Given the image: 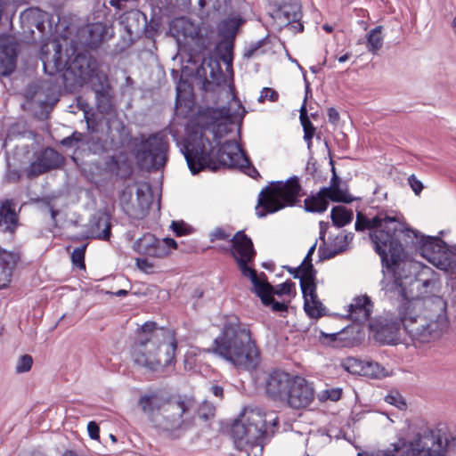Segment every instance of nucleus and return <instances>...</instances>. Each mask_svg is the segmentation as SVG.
<instances>
[{
    "label": "nucleus",
    "instance_id": "nucleus-1",
    "mask_svg": "<svg viewBox=\"0 0 456 456\" xmlns=\"http://www.w3.org/2000/svg\"><path fill=\"white\" fill-rule=\"evenodd\" d=\"M395 224H388L387 230L373 234L376 240V252L382 262L383 279L381 290L386 298H395L406 295V284L410 280L409 263L403 261L405 247L419 250L423 256L424 246L431 242L434 237L420 234L417 230L409 228L395 216Z\"/></svg>",
    "mask_w": 456,
    "mask_h": 456
},
{
    "label": "nucleus",
    "instance_id": "nucleus-2",
    "mask_svg": "<svg viewBox=\"0 0 456 456\" xmlns=\"http://www.w3.org/2000/svg\"><path fill=\"white\" fill-rule=\"evenodd\" d=\"M389 301L399 303L403 330L415 346L438 340L449 328L447 303L440 296L414 297L406 286V295Z\"/></svg>",
    "mask_w": 456,
    "mask_h": 456
},
{
    "label": "nucleus",
    "instance_id": "nucleus-3",
    "mask_svg": "<svg viewBox=\"0 0 456 456\" xmlns=\"http://www.w3.org/2000/svg\"><path fill=\"white\" fill-rule=\"evenodd\" d=\"M177 341L175 331L145 322L132 346L131 357L135 365L150 371H159L175 361Z\"/></svg>",
    "mask_w": 456,
    "mask_h": 456
},
{
    "label": "nucleus",
    "instance_id": "nucleus-4",
    "mask_svg": "<svg viewBox=\"0 0 456 456\" xmlns=\"http://www.w3.org/2000/svg\"><path fill=\"white\" fill-rule=\"evenodd\" d=\"M181 151L193 175L206 167L212 170L216 169L214 159H216L219 164L229 167H243L244 163L248 162L236 142L228 141L223 143L216 152L212 142L201 132L191 134L185 139Z\"/></svg>",
    "mask_w": 456,
    "mask_h": 456
},
{
    "label": "nucleus",
    "instance_id": "nucleus-5",
    "mask_svg": "<svg viewBox=\"0 0 456 456\" xmlns=\"http://www.w3.org/2000/svg\"><path fill=\"white\" fill-rule=\"evenodd\" d=\"M208 351L243 370L255 369L259 362V351L248 327L235 316L224 323Z\"/></svg>",
    "mask_w": 456,
    "mask_h": 456
},
{
    "label": "nucleus",
    "instance_id": "nucleus-6",
    "mask_svg": "<svg viewBox=\"0 0 456 456\" xmlns=\"http://www.w3.org/2000/svg\"><path fill=\"white\" fill-rule=\"evenodd\" d=\"M41 61L46 74L53 76L63 72L65 84L71 86H82L87 83L98 66L97 61L87 53H79L69 61L57 42L42 46Z\"/></svg>",
    "mask_w": 456,
    "mask_h": 456
},
{
    "label": "nucleus",
    "instance_id": "nucleus-7",
    "mask_svg": "<svg viewBox=\"0 0 456 456\" xmlns=\"http://www.w3.org/2000/svg\"><path fill=\"white\" fill-rule=\"evenodd\" d=\"M139 406L146 414H152L156 411L162 410V421L159 427L165 431H175L189 428L194 420L197 405L190 398H178L165 402L156 393L142 395Z\"/></svg>",
    "mask_w": 456,
    "mask_h": 456
},
{
    "label": "nucleus",
    "instance_id": "nucleus-8",
    "mask_svg": "<svg viewBox=\"0 0 456 456\" xmlns=\"http://www.w3.org/2000/svg\"><path fill=\"white\" fill-rule=\"evenodd\" d=\"M276 426V418L267 416L259 409L246 410L243 419L234 423L232 428L235 446L239 450L257 446L265 437L274 433Z\"/></svg>",
    "mask_w": 456,
    "mask_h": 456
},
{
    "label": "nucleus",
    "instance_id": "nucleus-9",
    "mask_svg": "<svg viewBox=\"0 0 456 456\" xmlns=\"http://www.w3.org/2000/svg\"><path fill=\"white\" fill-rule=\"evenodd\" d=\"M301 185L297 177H291L286 182H276L262 190L256 208V216L265 217L287 206H293L300 196Z\"/></svg>",
    "mask_w": 456,
    "mask_h": 456
},
{
    "label": "nucleus",
    "instance_id": "nucleus-10",
    "mask_svg": "<svg viewBox=\"0 0 456 456\" xmlns=\"http://www.w3.org/2000/svg\"><path fill=\"white\" fill-rule=\"evenodd\" d=\"M167 151V136L162 133H157L135 144L134 157L142 168L159 170L166 165Z\"/></svg>",
    "mask_w": 456,
    "mask_h": 456
},
{
    "label": "nucleus",
    "instance_id": "nucleus-11",
    "mask_svg": "<svg viewBox=\"0 0 456 456\" xmlns=\"http://www.w3.org/2000/svg\"><path fill=\"white\" fill-rule=\"evenodd\" d=\"M231 242V254L235 259L241 273L245 277H248L251 282L256 281L260 275L258 276L254 269L248 266V264L252 262L256 256V250L254 249L251 239L244 232L240 231L232 238Z\"/></svg>",
    "mask_w": 456,
    "mask_h": 456
},
{
    "label": "nucleus",
    "instance_id": "nucleus-12",
    "mask_svg": "<svg viewBox=\"0 0 456 456\" xmlns=\"http://www.w3.org/2000/svg\"><path fill=\"white\" fill-rule=\"evenodd\" d=\"M376 340L382 344L395 345L401 340L403 322L399 314V305L395 313H387L370 323Z\"/></svg>",
    "mask_w": 456,
    "mask_h": 456
},
{
    "label": "nucleus",
    "instance_id": "nucleus-13",
    "mask_svg": "<svg viewBox=\"0 0 456 456\" xmlns=\"http://www.w3.org/2000/svg\"><path fill=\"white\" fill-rule=\"evenodd\" d=\"M176 248L177 243L174 239L159 240L150 232L144 233L134 240L132 246L133 250L137 254L151 258H165L169 256L172 249Z\"/></svg>",
    "mask_w": 456,
    "mask_h": 456
},
{
    "label": "nucleus",
    "instance_id": "nucleus-14",
    "mask_svg": "<svg viewBox=\"0 0 456 456\" xmlns=\"http://www.w3.org/2000/svg\"><path fill=\"white\" fill-rule=\"evenodd\" d=\"M423 257L444 271H449L456 266V250L448 248L445 242L437 237H434L431 242L424 246Z\"/></svg>",
    "mask_w": 456,
    "mask_h": 456
},
{
    "label": "nucleus",
    "instance_id": "nucleus-15",
    "mask_svg": "<svg viewBox=\"0 0 456 456\" xmlns=\"http://www.w3.org/2000/svg\"><path fill=\"white\" fill-rule=\"evenodd\" d=\"M388 224H395V216H391L386 209L379 208L375 213L371 211L368 214L357 212L354 228L357 232L370 230V238L376 250V240H374L373 234L378 231L387 230Z\"/></svg>",
    "mask_w": 456,
    "mask_h": 456
},
{
    "label": "nucleus",
    "instance_id": "nucleus-16",
    "mask_svg": "<svg viewBox=\"0 0 456 456\" xmlns=\"http://www.w3.org/2000/svg\"><path fill=\"white\" fill-rule=\"evenodd\" d=\"M314 396L311 385L302 377L296 376L288 394L281 403L293 409L307 407Z\"/></svg>",
    "mask_w": 456,
    "mask_h": 456
},
{
    "label": "nucleus",
    "instance_id": "nucleus-17",
    "mask_svg": "<svg viewBox=\"0 0 456 456\" xmlns=\"http://www.w3.org/2000/svg\"><path fill=\"white\" fill-rule=\"evenodd\" d=\"M61 155L53 148H46L40 151L36 159L24 169L28 179H33L38 175L59 167L62 164Z\"/></svg>",
    "mask_w": 456,
    "mask_h": 456
},
{
    "label": "nucleus",
    "instance_id": "nucleus-18",
    "mask_svg": "<svg viewBox=\"0 0 456 456\" xmlns=\"http://www.w3.org/2000/svg\"><path fill=\"white\" fill-rule=\"evenodd\" d=\"M296 376L276 370L272 371L265 381V392L274 401L282 402Z\"/></svg>",
    "mask_w": 456,
    "mask_h": 456
},
{
    "label": "nucleus",
    "instance_id": "nucleus-19",
    "mask_svg": "<svg viewBox=\"0 0 456 456\" xmlns=\"http://www.w3.org/2000/svg\"><path fill=\"white\" fill-rule=\"evenodd\" d=\"M316 288V279L309 281L301 280L304 310L310 318L314 319H318L322 316L325 311V307L318 298Z\"/></svg>",
    "mask_w": 456,
    "mask_h": 456
},
{
    "label": "nucleus",
    "instance_id": "nucleus-20",
    "mask_svg": "<svg viewBox=\"0 0 456 456\" xmlns=\"http://www.w3.org/2000/svg\"><path fill=\"white\" fill-rule=\"evenodd\" d=\"M411 456H444L445 449L441 438L435 441L433 436H418L411 443Z\"/></svg>",
    "mask_w": 456,
    "mask_h": 456
},
{
    "label": "nucleus",
    "instance_id": "nucleus-21",
    "mask_svg": "<svg viewBox=\"0 0 456 456\" xmlns=\"http://www.w3.org/2000/svg\"><path fill=\"white\" fill-rule=\"evenodd\" d=\"M16 45L5 36H0V76H9L16 68Z\"/></svg>",
    "mask_w": 456,
    "mask_h": 456
},
{
    "label": "nucleus",
    "instance_id": "nucleus-22",
    "mask_svg": "<svg viewBox=\"0 0 456 456\" xmlns=\"http://www.w3.org/2000/svg\"><path fill=\"white\" fill-rule=\"evenodd\" d=\"M252 284L254 292L260 297L265 305H271L273 312H286L288 310L286 303L275 301L271 296L272 285L267 281L265 273H261L260 278L256 281H253Z\"/></svg>",
    "mask_w": 456,
    "mask_h": 456
},
{
    "label": "nucleus",
    "instance_id": "nucleus-23",
    "mask_svg": "<svg viewBox=\"0 0 456 456\" xmlns=\"http://www.w3.org/2000/svg\"><path fill=\"white\" fill-rule=\"evenodd\" d=\"M354 234L352 232H341L337 235L330 243L319 247V255L322 259H330L346 251L348 248V245L353 240Z\"/></svg>",
    "mask_w": 456,
    "mask_h": 456
},
{
    "label": "nucleus",
    "instance_id": "nucleus-24",
    "mask_svg": "<svg viewBox=\"0 0 456 456\" xmlns=\"http://www.w3.org/2000/svg\"><path fill=\"white\" fill-rule=\"evenodd\" d=\"M348 316L355 322L362 323L369 320L373 305L367 296L356 297L349 305Z\"/></svg>",
    "mask_w": 456,
    "mask_h": 456
},
{
    "label": "nucleus",
    "instance_id": "nucleus-25",
    "mask_svg": "<svg viewBox=\"0 0 456 456\" xmlns=\"http://www.w3.org/2000/svg\"><path fill=\"white\" fill-rule=\"evenodd\" d=\"M273 18L279 21L281 26L299 21L301 12L297 0H289V2L283 3L278 6L273 12Z\"/></svg>",
    "mask_w": 456,
    "mask_h": 456
},
{
    "label": "nucleus",
    "instance_id": "nucleus-26",
    "mask_svg": "<svg viewBox=\"0 0 456 456\" xmlns=\"http://www.w3.org/2000/svg\"><path fill=\"white\" fill-rule=\"evenodd\" d=\"M136 204L131 202L129 206L136 212H142V215L140 216H129L130 218L141 220L144 218L149 211V208L152 203L151 188L150 184H141L136 191Z\"/></svg>",
    "mask_w": 456,
    "mask_h": 456
},
{
    "label": "nucleus",
    "instance_id": "nucleus-27",
    "mask_svg": "<svg viewBox=\"0 0 456 456\" xmlns=\"http://www.w3.org/2000/svg\"><path fill=\"white\" fill-rule=\"evenodd\" d=\"M18 258V255L0 248V289L5 288L11 281Z\"/></svg>",
    "mask_w": 456,
    "mask_h": 456
},
{
    "label": "nucleus",
    "instance_id": "nucleus-28",
    "mask_svg": "<svg viewBox=\"0 0 456 456\" xmlns=\"http://www.w3.org/2000/svg\"><path fill=\"white\" fill-rule=\"evenodd\" d=\"M110 217L105 213L95 215L91 220L90 231L95 239L108 240L110 237Z\"/></svg>",
    "mask_w": 456,
    "mask_h": 456
},
{
    "label": "nucleus",
    "instance_id": "nucleus-29",
    "mask_svg": "<svg viewBox=\"0 0 456 456\" xmlns=\"http://www.w3.org/2000/svg\"><path fill=\"white\" fill-rule=\"evenodd\" d=\"M321 190L322 191V193H326V196L334 202L350 203L354 200V198L351 195L340 188V181L336 174L334 167H332L330 185L329 187H323Z\"/></svg>",
    "mask_w": 456,
    "mask_h": 456
},
{
    "label": "nucleus",
    "instance_id": "nucleus-30",
    "mask_svg": "<svg viewBox=\"0 0 456 456\" xmlns=\"http://www.w3.org/2000/svg\"><path fill=\"white\" fill-rule=\"evenodd\" d=\"M220 32L221 34L231 40H226L219 45V48L223 49L225 53V54L229 55V58L224 55V61L226 62L228 67L232 66V40L234 38L236 32H237V27L235 25V22L233 20H224L220 26Z\"/></svg>",
    "mask_w": 456,
    "mask_h": 456
},
{
    "label": "nucleus",
    "instance_id": "nucleus-31",
    "mask_svg": "<svg viewBox=\"0 0 456 456\" xmlns=\"http://www.w3.org/2000/svg\"><path fill=\"white\" fill-rule=\"evenodd\" d=\"M170 30L177 40L180 36L194 38L198 35L195 24L184 17L175 19L171 24Z\"/></svg>",
    "mask_w": 456,
    "mask_h": 456
},
{
    "label": "nucleus",
    "instance_id": "nucleus-32",
    "mask_svg": "<svg viewBox=\"0 0 456 456\" xmlns=\"http://www.w3.org/2000/svg\"><path fill=\"white\" fill-rule=\"evenodd\" d=\"M17 223V216L12 200H5L0 205V227L3 231H12Z\"/></svg>",
    "mask_w": 456,
    "mask_h": 456
},
{
    "label": "nucleus",
    "instance_id": "nucleus-33",
    "mask_svg": "<svg viewBox=\"0 0 456 456\" xmlns=\"http://www.w3.org/2000/svg\"><path fill=\"white\" fill-rule=\"evenodd\" d=\"M87 83H90L93 90L95 93L96 97L106 98L110 92V85L108 77L102 71H100L98 67L92 75V77L88 79Z\"/></svg>",
    "mask_w": 456,
    "mask_h": 456
},
{
    "label": "nucleus",
    "instance_id": "nucleus-34",
    "mask_svg": "<svg viewBox=\"0 0 456 456\" xmlns=\"http://www.w3.org/2000/svg\"><path fill=\"white\" fill-rule=\"evenodd\" d=\"M328 200L330 199L326 193H322V191L320 190L315 195L309 196L305 200V209L307 212L322 213L328 208Z\"/></svg>",
    "mask_w": 456,
    "mask_h": 456
},
{
    "label": "nucleus",
    "instance_id": "nucleus-35",
    "mask_svg": "<svg viewBox=\"0 0 456 456\" xmlns=\"http://www.w3.org/2000/svg\"><path fill=\"white\" fill-rule=\"evenodd\" d=\"M382 26H377L370 29L366 36V48L368 52L372 54H377L383 46L384 37L382 35Z\"/></svg>",
    "mask_w": 456,
    "mask_h": 456
},
{
    "label": "nucleus",
    "instance_id": "nucleus-36",
    "mask_svg": "<svg viewBox=\"0 0 456 456\" xmlns=\"http://www.w3.org/2000/svg\"><path fill=\"white\" fill-rule=\"evenodd\" d=\"M353 211L343 206L333 207L330 212V218L334 225L343 227L353 220Z\"/></svg>",
    "mask_w": 456,
    "mask_h": 456
},
{
    "label": "nucleus",
    "instance_id": "nucleus-37",
    "mask_svg": "<svg viewBox=\"0 0 456 456\" xmlns=\"http://www.w3.org/2000/svg\"><path fill=\"white\" fill-rule=\"evenodd\" d=\"M417 281L420 282L423 288H430L433 290L438 286L439 278L433 269L428 266H423Z\"/></svg>",
    "mask_w": 456,
    "mask_h": 456
},
{
    "label": "nucleus",
    "instance_id": "nucleus-38",
    "mask_svg": "<svg viewBox=\"0 0 456 456\" xmlns=\"http://www.w3.org/2000/svg\"><path fill=\"white\" fill-rule=\"evenodd\" d=\"M362 376L382 379L388 376V371L377 362L364 361Z\"/></svg>",
    "mask_w": 456,
    "mask_h": 456
},
{
    "label": "nucleus",
    "instance_id": "nucleus-39",
    "mask_svg": "<svg viewBox=\"0 0 456 456\" xmlns=\"http://www.w3.org/2000/svg\"><path fill=\"white\" fill-rule=\"evenodd\" d=\"M205 66L210 69L209 77L212 79V83L216 86H221L224 81V75L220 68L219 62L212 58L205 60L202 64V69H205Z\"/></svg>",
    "mask_w": 456,
    "mask_h": 456
},
{
    "label": "nucleus",
    "instance_id": "nucleus-40",
    "mask_svg": "<svg viewBox=\"0 0 456 456\" xmlns=\"http://www.w3.org/2000/svg\"><path fill=\"white\" fill-rule=\"evenodd\" d=\"M316 248V242L308 249L306 256H305L302 265L303 275L301 280H312L316 279L317 271L314 269L312 264V256Z\"/></svg>",
    "mask_w": 456,
    "mask_h": 456
},
{
    "label": "nucleus",
    "instance_id": "nucleus-41",
    "mask_svg": "<svg viewBox=\"0 0 456 456\" xmlns=\"http://www.w3.org/2000/svg\"><path fill=\"white\" fill-rule=\"evenodd\" d=\"M133 202V190L130 186H126L119 196V203L123 209V211L128 216H140L142 215V212H136L134 211L129 204Z\"/></svg>",
    "mask_w": 456,
    "mask_h": 456
},
{
    "label": "nucleus",
    "instance_id": "nucleus-42",
    "mask_svg": "<svg viewBox=\"0 0 456 456\" xmlns=\"http://www.w3.org/2000/svg\"><path fill=\"white\" fill-rule=\"evenodd\" d=\"M300 121L304 129V139L307 142L308 148L311 147L312 138L314 137L315 127L310 121L305 104L300 109Z\"/></svg>",
    "mask_w": 456,
    "mask_h": 456
},
{
    "label": "nucleus",
    "instance_id": "nucleus-43",
    "mask_svg": "<svg viewBox=\"0 0 456 456\" xmlns=\"http://www.w3.org/2000/svg\"><path fill=\"white\" fill-rule=\"evenodd\" d=\"M364 361L357 358L348 357L343 363V368L351 374L362 376Z\"/></svg>",
    "mask_w": 456,
    "mask_h": 456
},
{
    "label": "nucleus",
    "instance_id": "nucleus-44",
    "mask_svg": "<svg viewBox=\"0 0 456 456\" xmlns=\"http://www.w3.org/2000/svg\"><path fill=\"white\" fill-rule=\"evenodd\" d=\"M87 32L90 35L88 45L96 46L104 37V28L102 24H91L87 27Z\"/></svg>",
    "mask_w": 456,
    "mask_h": 456
},
{
    "label": "nucleus",
    "instance_id": "nucleus-45",
    "mask_svg": "<svg viewBox=\"0 0 456 456\" xmlns=\"http://www.w3.org/2000/svg\"><path fill=\"white\" fill-rule=\"evenodd\" d=\"M231 0H199V5L203 8L207 4H211L212 8L218 13H225Z\"/></svg>",
    "mask_w": 456,
    "mask_h": 456
},
{
    "label": "nucleus",
    "instance_id": "nucleus-46",
    "mask_svg": "<svg viewBox=\"0 0 456 456\" xmlns=\"http://www.w3.org/2000/svg\"><path fill=\"white\" fill-rule=\"evenodd\" d=\"M342 389L339 387H333L321 391L318 394V398L320 401H327L330 400L332 402H337L341 398Z\"/></svg>",
    "mask_w": 456,
    "mask_h": 456
},
{
    "label": "nucleus",
    "instance_id": "nucleus-47",
    "mask_svg": "<svg viewBox=\"0 0 456 456\" xmlns=\"http://www.w3.org/2000/svg\"><path fill=\"white\" fill-rule=\"evenodd\" d=\"M86 245H83L81 247L76 248L71 254V260L74 265L84 269L85 265V252H86Z\"/></svg>",
    "mask_w": 456,
    "mask_h": 456
},
{
    "label": "nucleus",
    "instance_id": "nucleus-48",
    "mask_svg": "<svg viewBox=\"0 0 456 456\" xmlns=\"http://www.w3.org/2000/svg\"><path fill=\"white\" fill-rule=\"evenodd\" d=\"M385 401L392 405H395L400 410H403L406 407V403L403 397L397 392L392 391L385 397Z\"/></svg>",
    "mask_w": 456,
    "mask_h": 456
},
{
    "label": "nucleus",
    "instance_id": "nucleus-49",
    "mask_svg": "<svg viewBox=\"0 0 456 456\" xmlns=\"http://www.w3.org/2000/svg\"><path fill=\"white\" fill-rule=\"evenodd\" d=\"M294 287L295 283L291 281H287L276 287L272 286L271 296L273 294L277 296L290 295Z\"/></svg>",
    "mask_w": 456,
    "mask_h": 456
},
{
    "label": "nucleus",
    "instance_id": "nucleus-50",
    "mask_svg": "<svg viewBox=\"0 0 456 456\" xmlns=\"http://www.w3.org/2000/svg\"><path fill=\"white\" fill-rule=\"evenodd\" d=\"M33 364V359L30 355L25 354L19 358L15 370L17 373H24L28 371Z\"/></svg>",
    "mask_w": 456,
    "mask_h": 456
},
{
    "label": "nucleus",
    "instance_id": "nucleus-51",
    "mask_svg": "<svg viewBox=\"0 0 456 456\" xmlns=\"http://www.w3.org/2000/svg\"><path fill=\"white\" fill-rule=\"evenodd\" d=\"M170 228L176 236H183L191 232V228L183 221H173Z\"/></svg>",
    "mask_w": 456,
    "mask_h": 456
},
{
    "label": "nucleus",
    "instance_id": "nucleus-52",
    "mask_svg": "<svg viewBox=\"0 0 456 456\" xmlns=\"http://www.w3.org/2000/svg\"><path fill=\"white\" fill-rule=\"evenodd\" d=\"M210 241L226 240L230 238L231 232L223 227H216L209 234Z\"/></svg>",
    "mask_w": 456,
    "mask_h": 456
},
{
    "label": "nucleus",
    "instance_id": "nucleus-53",
    "mask_svg": "<svg viewBox=\"0 0 456 456\" xmlns=\"http://www.w3.org/2000/svg\"><path fill=\"white\" fill-rule=\"evenodd\" d=\"M278 98L279 94L275 90L269 87H264L261 91L258 101L263 102L265 100L268 99L271 102H276L278 101Z\"/></svg>",
    "mask_w": 456,
    "mask_h": 456
},
{
    "label": "nucleus",
    "instance_id": "nucleus-54",
    "mask_svg": "<svg viewBox=\"0 0 456 456\" xmlns=\"http://www.w3.org/2000/svg\"><path fill=\"white\" fill-rule=\"evenodd\" d=\"M408 183L416 195H419L424 188L422 182L415 175H411L408 177Z\"/></svg>",
    "mask_w": 456,
    "mask_h": 456
},
{
    "label": "nucleus",
    "instance_id": "nucleus-55",
    "mask_svg": "<svg viewBox=\"0 0 456 456\" xmlns=\"http://www.w3.org/2000/svg\"><path fill=\"white\" fill-rule=\"evenodd\" d=\"M43 12L38 8H29L25 10L21 13V19L23 20H30V19H42Z\"/></svg>",
    "mask_w": 456,
    "mask_h": 456
},
{
    "label": "nucleus",
    "instance_id": "nucleus-56",
    "mask_svg": "<svg viewBox=\"0 0 456 456\" xmlns=\"http://www.w3.org/2000/svg\"><path fill=\"white\" fill-rule=\"evenodd\" d=\"M97 100V107L102 113H109L111 110V104L110 101V94L106 96V98L96 97Z\"/></svg>",
    "mask_w": 456,
    "mask_h": 456
},
{
    "label": "nucleus",
    "instance_id": "nucleus-57",
    "mask_svg": "<svg viewBox=\"0 0 456 456\" xmlns=\"http://www.w3.org/2000/svg\"><path fill=\"white\" fill-rule=\"evenodd\" d=\"M135 264L136 266L143 272H150L154 267V265L149 260L148 256L136 258Z\"/></svg>",
    "mask_w": 456,
    "mask_h": 456
},
{
    "label": "nucleus",
    "instance_id": "nucleus-58",
    "mask_svg": "<svg viewBox=\"0 0 456 456\" xmlns=\"http://www.w3.org/2000/svg\"><path fill=\"white\" fill-rule=\"evenodd\" d=\"M214 414H215V409L209 403H204L199 409V417L203 419H208L210 417H213Z\"/></svg>",
    "mask_w": 456,
    "mask_h": 456
},
{
    "label": "nucleus",
    "instance_id": "nucleus-59",
    "mask_svg": "<svg viewBox=\"0 0 456 456\" xmlns=\"http://www.w3.org/2000/svg\"><path fill=\"white\" fill-rule=\"evenodd\" d=\"M89 149L94 154H100L106 151L104 144L99 139L95 140L94 137L91 139V142H89Z\"/></svg>",
    "mask_w": 456,
    "mask_h": 456
},
{
    "label": "nucleus",
    "instance_id": "nucleus-60",
    "mask_svg": "<svg viewBox=\"0 0 456 456\" xmlns=\"http://www.w3.org/2000/svg\"><path fill=\"white\" fill-rule=\"evenodd\" d=\"M21 172L15 168H9L6 172V178L10 183H17L21 178Z\"/></svg>",
    "mask_w": 456,
    "mask_h": 456
},
{
    "label": "nucleus",
    "instance_id": "nucleus-61",
    "mask_svg": "<svg viewBox=\"0 0 456 456\" xmlns=\"http://www.w3.org/2000/svg\"><path fill=\"white\" fill-rule=\"evenodd\" d=\"M393 450H387V451H379L377 452H372L370 454H366L365 456H395V454L400 450L401 446L400 444H394Z\"/></svg>",
    "mask_w": 456,
    "mask_h": 456
},
{
    "label": "nucleus",
    "instance_id": "nucleus-62",
    "mask_svg": "<svg viewBox=\"0 0 456 456\" xmlns=\"http://www.w3.org/2000/svg\"><path fill=\"white\" fill-rule=\"evenodd\" d=\"M87 431H88V435L89 436L94 439V440H98L99 439V432H100V429H99V427L98 425L96 424V422L94 421H90L88 424H87Z\"/></svg>",
    "mask_w": 456,
    "mask_h": 456
},
{
    "label": "nucleus",
    "instance_id": "nucleus-63",
    "mask_svg": "<svg viewBox=\"0 0 456 456\" xmlns=\"http://www.w3.org/2000/svg\"><path fill=\"white\" fill-rule=\"evenodd\" d=\"M262 46V41L250 45L244 52V58L249 59L254 56L256 52Z\"/></svg>",
    "mask_w": 456,
    "mask_h": 456
},
{
    "label": "nucleus",
    "instance_id": "nucleus-64",
    "mask_svg": "<svg viewBox=\"0 0 456 456\" xmlns=\"http://www.w3.org/2000/svg\"><path fill=\"white\" fill-rule=\"evenodd\" d=\"M329 121L333 124H337L339 120V113L335 108H330L328 110Z\"/></svg>",
    "mask_w": 456,
    "mask_h": 456
}]
</instances>
